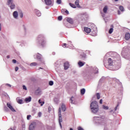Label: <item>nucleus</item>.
I'll list each match as a JSON object with an SVG mask.
<instances>
[{
  "mask_svg": "<svg viewBox=\"0 0 130 130\" xmlns=\"http://www.w3.org/2000/svg\"><path fill=\"white\" fill-rule=\"evenodd\" d=\"M38 45L39 46H41L42 47H44L46 45V41H45V38L42 35H40L38 36Z\"/></svg>",
  "mask_w": 130,
  "mask_h": 130,
  "instance_id": "obj_1",
  "label": "nucleus"
},
{
  "mask_svg": "<svg viewBox=\"0 0 130 130\" xmlns=\"http://www.w3.org/2000/svg\"><path fill=\"white\" fill-rule=\"evenodd\" d=\"M90 107L93 113H96V112H98V110H99V106H98V103L97 102H92L91 103Z\"/></svg>",
  "mask_w": 130,
  "mask_h": 130,
  "instance_id": "obj_2",
  "label": "nucleus"
},
{
  "mask_svg": "<svg viewBox=\"0 0 130 130\" xmlns=\"http://www.w3.org/2000/svg\"><path fill=\"white\" fill-rule=\"evenodd\" d=\"M45 3L47 6H53V2L51 0H45Z\"/></svg>",
  "mask_w": 130,
  "mask_h": 130,
  "instance_id": "obj_3",
  "label": "nucleus"
},
{
  "mask_svg": "<svg viewBox=\"0 0 130 130\" xmlns=\"http://www.w3.org/2000/svg\"><path fill=\"white\" fill-rule=\"evenodd\" d=\"M7 106L13 112H15L16 111V110H14V108H13V106H12V105H11V104L7 103Z\"/></svg>",
  "mask_w": 130,
  "mask_h": 130,
  "instance_id": "obj_4",
  "label": "nucleus"
},
{
  "mask_svg": "<svg viewBox=\"0 0 130 130\" xmlns=\"http://www.w3.org/2000/svg\"><path fill=\"white\" fill-rule=\"evenodd\" d=\"M80 59H82V60H85L86 59V54L84 53H82L80 56Z\"/></svg>",
  "mask_w": 130,
  "mask_h": 130,
  "instance_id": "obj_5",
  "label": "nucleus"
},
{
  "mask_svg": "<svg viewBox=\"0 0 130 130\" xmlns=\"http://www.w3.org/2000/svg\"><path fill=\"white\" fill-rule=\"evenodd\" d=\"M70 67V64L69 63V62L67 61L65 63H64V70H68Z\"/></svg>",
  "mask_w": 130,
  "mask_h": 130,
  "instance_id": "obj_6",
  "label": "nucleus"
},
{
  "mask_svg": "<svg viewBox=\"0 0 130 130\" xmlns=\"http://www.w3.org/2000/svg\"><path fill=\"white\" fill-rule=\"evenodd\" d=\"M108 62L109 66H113V60H112V59H111V58H109L108 59Z\"/></svg>",
  "mask_w": 130,
  "mask_h": 130,
  "instance_id": "obj_7",
  "label": "nucleus"
},
{
  "mask_svg": "<svg viewBox=\"0 0 130 130\" xmlns=\"http://www.w3.org/2000/svg\"><path fill=\"white\" fill-rule=\"evenodd\" d=\"M84 30L86 32V33H87V34H89V33L91 32V28L88 27H84Z\"/></svg>",
  "mask_w": 130,
  "mask_h": 130,
  "instance_id": "obj_8",
  "label": "nucleus"
},
{
  "mask_svg": "<svg viewBox=\"0 0 130 130\" xmlns=\"http://www.w3.org/2000/svg\"><path fill=\"white\" fill-rule=\"evenodd\" d=\"M125 40H129L130 38V34L129 32H126L125 35V37H124Z\"/></svg>",
  "mask_w": 130,
  "mask_h": 130,
  "instance_id": "obj_9",
  "label": "nucleus"
},
{
  "mask_svg": "<svg viewBox=\"0 0 130 130\" xmlns=\"http://www.w3.org/2000/svg\"><path fill=\"white\" fill-rule=\"evenodd\" d=\"M67 22H68V23H70V24H74V20H73V19L71 18H68L67 19Z\"/></svg>",
  "mask_w": 130,
  "mask_h": 130,
  "instance_id": "obj_10",
  "label": "nucleus"
},
{
  "mask_svg": "<svg viewBox=\"0 0 130 130\" xmlns=\"http://www.w3.org/2000/svg\"><path fill=\"white\" fill-rule=\"evenodd\" d=\"M61 109L62 111L64 112L67 109V108L66 107V105L64 104H62L61 106Z\"/></svg>",
  "mask_w": 130,
  "mask_h": 130,
  "instance_id": "obj_11",
  "label": "nucleus"
},
{
  "mask_svg": "<svg viewBox=\"0 0 130 130\" xmlns=\"http://www.w3.org/2000/svg\"><path fill=\"white\" fill-rule=\"evenodd\" d=\"M85 63H86V62H83L81 61H79L78 63V64L81 68V67H83V66H84L85 64Z\"/></svg>",
  "mask_w": 130,
  "mask_h": 130,
  "instance_id": "obj_12",
  "label": "nucleus"
},
{
  "mask_svg": "<svg viewBox=\"0 0 130 130\" xmlns=\"http://www.w3.org/2000/svg\"><path fill=\"white\" fill-rule=\"evenodd\" d=\"M35 129V124H31L29 125V130H34Z\"/></svg>",
  "mask_w": 130,
  "mask_h": 130,
  "instance_id": "obj_13",
  "label": "nucleus"
},
{
  "mask_svg": "<svg viewBox=\"0 0 130 130\" xmlns=\"http://www.w3.org/2000/svg\"><path fill=\"white\" fill-rule=\"evenodd\" d=\"M13 15L14 18H15V19H17V18H18V12L14 11L13 12Z\"/></svg>",
  "mask_w": 130,
  "mask_h": 130,
  "instance_id": "obj_14",
  "label": "nucleus"
},
{
  "mask_svg": "<svg viewBox=\"0 0 130 130\" xmlns=\"http://www.w3.org/2000/svg\"><path fill=\"white\" fill-rule=\"evenodd\" d=\"M75 98L74 96H72L71 99H70V102L71 104H75Z\"/></svg>",
  "mask_w": 130,
  "mask_h": 130,
  "instance_id": "obj_15",
  "label": "nucleus"
},
{
  "mask_svg": "<svg viewBox=\"0 0 130 130\" xmlns=\"http://www.w3.org/2000/svg\"><path fill=\"white\" fill-rule=\"evenodd\" d=\"M107 10H108V7H107V6H105L103 9V12L105 14L107 13Z\"/></svg>",
  "mask_w": 130,
  "mask_h": 130,
  "instance_id": "obj_16",
  "label": "nucleus"
},
{
  "mask_svg": "<svg viewBox=\"0 0 130 130\" xmlns=\"http://www.w3.org/2000/svg\"><path fill=\"white\" fill-rule=\"evenodd\" d=\"M31 96H29L28 98H26L25 99V102H31Z\"/></svg>",
  "mask_w": 130,
  "mask_h": 130,
  "instance_id": "obj_17",
  "label": "nucleus"
},
{
  "mask_svg": "<svg viewBox=\"0 0 130 130\" xmlns=\"http://www.w3.org/2000/svg\"><path fill=\"white\" fill-rule=\"evenodd\" d=\"M79 0H76L75 2V4L77 8H80V5L79 4Z\"/></svg>",
  "mask_w": 130,
  "mask_h": 130,
  "instance_id": "obj_18",
  "label": "nucleus"
},
{
  "mask_svg": "<svg viewBox=\"0 0 130 130\" xmlns=\"http://www.w3.org/2000/svg\"><path fill=\"white\" fill-rule=\"evenodd\" d=\"M86 92V89L85 88H82L81 89V95H84Z\"/></svg>",
  "mask_w": 130,
  "mask_h": 130,
  "instance_id": "obj_19",
  "label": "nucleus"
},
{
  "mask_svg": "<svg viewBox=\"0 0 130 130\" xmlns=\"http://www.w3.org/2000/svg\"><path fill=\"white\" fill-rule=\"evenodd\" d=\"M16 8V5H15V4H11V5L10 6V9H11V10H14V9H15Z\"/></svg>",
  "mask_w": 130,
  "mask_h": 130,
  "instance_id": "obj_20",
  "label": "nucleus"
},
{
  "mask_svg": "<svg viewBox=\"0 0 130 130\" xmlns=\"http://www.w3.org/2000/svg\"><path fill=\"white\" fill-rule=\"evenodd\" d=\"M39 104H41V106H43V104H44V101H41V100H39Z\"/></svg>",
  "mask_w": 130,
  "mask_h": 130,
  "instance_id": "obj_21",
  "label": "nucleus"
},
{
  "mask_svg": "<svg viewBox=\"0 0 130 130\" xmlns=\"http://www.w3.org/2000/svg\"><path fill=\"white\" fill-rule=\"evenodd\" d=\"M37 62H32L30 63V67H36L37 66Z\"/></svg>",
  "mask_w": 130,
  "mask_h": 130,
  "instance_id": "obj_22",
  "label": "nucleus"
},
{
  "mask_svg": "<svg viewBox=\"0 0 130 130\" xmlns=\"http://www.w3.org/2000/svg\"><path fill=\"white\" fill-rule=\"evenodd\" d=\"M8 5L10 6V5L13 4V0H8Z\"/></svg>",
  "mask_w": 130,
  "mask_h": 130,
  "instance_id": "obj_23",
  "label": "nucleus"
},
{
  "mask_svg": "<svg viewBox=\"0 0 130 130\" xmlns=\"http://www.w3.org/2000/svg\"><path fill=\"white\" fill-rule=\"evenodd\" d=\"M36 15L37 16H38V17H40V16H41V13L40 12V11H37L36 12Z\"/></svg>",
  "mask_w": 130,
  "mask_h": 130,
  "instance_id": "obj_24",
  "label": "nucleus"
},
{
  "mask_svg": "<svg viewBox=\"0 0 130 130\" xmlns=\"http://www.w3.org/2000/svg\"><path fill=\"white\" fill-rule=\"evenodd\" d=\"M103 109H105V110H108V109H109V108L108 107V106H106L105 105L103 106Z\"/></svg>",
  "mask_w": 130,
  "mask_h": 130,
  "instance_id": "obj_25",
  "label": "nucleus"
},
{
  "mask_svg": "<svg viewBox=\"0 0 130 130\" xmlns=\"http://www.w3.org/2000/svg\"><path fill=\"white\" fill-rule=\"evenodd\" d=\"M69 5L70 6H71L72 8H73L74 9H76V8H77L76 7V5H75V4H73L72 3H69Z\"/></svg>",
  "mask_w": 130,
  "mask_h": 130,
  "instance_id": "obj_26",
  "label": "nucleus"
},
{
  "mask_svg": "<svg viewBox=\"0 0 130 130\" xmlns=\"http://www.w3.org/2000/svg\"><path fill=\"white\" fill-rule=\"evenodd\" d=\"M59 124L61 127V122H62V118L61 117L59 118Z\"/></svg>",
  "mask_w": 130,
  "mask_h": 130,
  "instance_id": "obj_27",
  "label": "nucleus"
},
{
  "mask_svg": "<svg viewBox=\"0 0 130 130\" xmlns=\"http://www.w3.org/2000/svg\"><path fill=\"white\" fill-rule=\"evenodd\" d=\"M17 103H19V104H22L23 103V100H18Z\"/></svg>",
  "mask_w": 130,
  "mask_h": 130,
  "instance_id": "obj_28",
  "label": "nucleus"
},
{
  "mask_svg": "<svg viewBox=\"0 0 130 130\" xmlns=\"http://www.w3.org/2000/svg\"><path fill=\"white\" fill-rule=\"evenodd\" d=\"M119 10H120L121 12H123L124 9L123 8V7L122 6H120L119 7Z\"/></svg>",
  "mask_w": 130,
  "mask_h": 130,
  "instance_id": "obj_29",
  "label": "nucleus"
},
{
  "mask_svg": "<svg viewBox=\"0 0 130 130\" xmlns=\"http://www.w3.org/2000/svg\"><path fill=\"white\" fill-rule=\"evenodd\" d=\"M112 32H113V28H111L109 30V34H111L112 33Z\"/></svg>",
  "mask_w": 130,
  "mask_h": 130,
  "instance_id": "obj_30",
  "label": "nucleus"
},
{
  "mask_svg": "<svg viewBox=\"0 0 130 130\" xmlns=\"http://www.w3.org/2000/svg\"><path fill=\"white\" fill-rule=\"evenodd\" d=\"M96 98L98 100L100 99V94L99 93H96Z\"/></svg>",
  "mask_w": 130,
  "mask_h": 130,
  "instance_id": "obj_31",
  "label": "nucleus"
},
{
  "mask_svg": "<svg viewBox=\"0 0 130 130\" xmlns=\"http://www.w3.org/2000/svg\"><path fill=\"white\" fill-rule=\"evenodd\" d=\"M67 45H67L66 43H64V44L62 45V46L64 48H67L68 47Z\"/></svg>",
  "mask_w": 130,
  "mask_h": 130,
  "instance_id": "obj_32",
  "label": "nucleus"
},
{
  "mask_svg": "<svg viewBox=\"0 0 130 130\" xmlns=\"http://www.w3.org/2000/svg\"><path fill=\"white\" fill-rule=\"evenodd\" d=\"M4 111H9V108H8V107H7V106H5L4 107Z\"/></svg>",
  "mask_w": 130,
  "mask_h": 130,
  "instance_id": "obj_33",
  "label": "nucleus"
},
{
  "mask_svg": "<svg viewBox=\"0 0 130 130\" xmlns=\"http://www.w3.org/2000/svg\"><path fill=\"white\" fill-rule=\"evenodd\" d=\"M49 85L50 86H52V85H53V81H49Z\"/></svg>",
  "mask_w": 130,
  "mask_h": 130,
  "instance_id": "obj_34",
  "label": "nucleus"
},
{
  "mask_svg": "<svg viewBox=\"0 0 130 130\" xmlns=\"http://www.w3.org/2000/svg\"><path fill=\"white\" fill-rule=\"evenodd\" d=\"M58 21H61V20H62V16H59L58 17Z\"/></svg>",
  "mask_w": 130,
  "mask_h": 130,
  "instance_id": "obj_35",
  "label": "nucleus"
},
{
  "mask_svg": "<svg viewBox=\"0 0 130 130\" xmlns=\"http://www.w3.org/2000/svg\"><path fill=\"white\" fill-rule=\"evenodd\" d=\"M56 3H58V5H60V4H61V0H57Z\"/></svg>",
  "mask_w": 130,
  "mask_h": 130,
  "instance_id": "obj_36",
  "label": "nucleus"
},
{
  "mask_svg": "<svg viewBox=\"0 0 130 130\" xmlns=\"http://www.w3.org/2000/svg\"><path fill=\"white\" fill-rule=\"evenodd\" d=\"M19 16H20V18H23V12H20L19 13Z\"/></svg>",
  "mask_w": 130,
  "mask_h": 130,
  "instance_id": "obj_37",
  "label": "nucleus"
},
{
  "mask_svg": "<svg viewBox=\"0 0 130 130\" xmlns=\"http://www.w3.org/2000/svg\"><path fill=\"white\" fill-rule=\"evenodd\" d=\"M42 115V113H41V112H40L38 113V116L39 117H41V115Z\"/></svg>",
  "mask_w": 130,
  "mask_h": 130,
  "instance_id": "obj_38",
  "label": "nucleus"
},
{
  "mask_svg": "<svg viewBox=\"0 0 130 130\" xmlns=\"http://www.w3.org/2000/svg\"><path fill=\"white\" fill-rule=\"evenodd\" d=\"M118 106H119V105H117L116 107L115 108V111H116L117 110V108H118Z\"/></svg>",
  "mask_w": 130,
  "mask_h": 130,
  "instance_id": "obj_39",
  "label": "nucleus"
},
{
  "mask_svg": "<svg viewBox=\"0 0 130 130\" xmlns=\"http://www.w3.org/2000/svg\"><path fill=\"white\" fill-rule=\"evenodd\" d=\"M58 113L59 114H61V109H60V108H59Z\"/></svg>",
  "mask_w": 130,
  "mask_h": 130,
  "instance_id": "obj_40",
  "label": "nucleus"
},
{
  "mask_svg": "<svg viewBox=\"0 0 130 130\" xmlns=\"http://www.w3.org/2000/svg\"><path fill=\"white\" fill-rule=\"evenodd\" d=\"M31 117V115H28L27 116V120H29L30 119V118Z\"/></svg>",
  "mask_w": 130,
  "mask_h": 130,
  "instance_id": "obj_41",
  "label": "nucleus"
},
{
  "mask_svg": "<svg viewBox=\"0 0 130 130\" xmlns=\"http://www.w3.org/2000/svg\"><path fill=\"white\" fill-rule=\"evenodd\" d=\"M78 130H84L81 126L78 127Z\"/></svg>",
  "mask_w": 130,
  "mask_h": 130,
  "instance_id": "obj_42",
  "label": "nucleus"
},
{
  "mask_svg": "<svg viewBox=\"0 0 130 130\" xmlns=\"http://www.w3.org/2000/svg\"><path fill=\"white\" fill-rule=\"evenodd\" d=\"M12 62L13 63H16V62H17V60H16V59H13L12 60Z\"/></svg>",
  "mask_w": 130,
  "mask_h": 130,
  "instance_id": "obj_43",
  "label": "nucleus"
},
{
  "mask_svg": "<svg viewBox=\"0 0 130 130\" xmlns=\"http://www.w3.org/2000/svg\"><path fill=\"white\" fill-rule=\"evenodd\" d=\"M23 90H27V87H26V86L23 85Z\"/></svg>",
  "mask_w": 130,
  "mask_h": 130,
  "instance_id": "obj_44",
  "label": "nucleus"
},
{
  "mask_svg": "<svg viewBox=\"0 0 130 130\" xmlns=\"http://www.w3.org/2000/svg\"><path fill=\"white\" fill-rule=\"evenodd\" d=\"M19 70V67H16L15 68V72H18V70Z\"/></svg>",
  "mask_w": 130,
  "mask_h": 130,
  "instance_id": "obj_45",
  "label": "nucleus"
},
{
  "mask_svg": "<svg viewBox=\"0 0 130 130\" xmlns=\"http://www.w3.org/2000/svg\"><path fill=\"white\" fill-rule=\"evenodd\" d=\"M6 86H8L10 88H11V87H12V85H11L10 84H6Z\"/></svg>",
  "mask_w": 130,
  "mask_h": 130,
  "instance_id": "obj_46",
  "label": "nucleus"
},
{
  "mask_svg": "<svg viewBox=\"0 0 130 130\" xmlns=\"http://www.w3.org/2000/svg\"><path fill=\"white\" fill-rule=\"evenodd\" d=\"M103 103V100H102V99L100 100V104H102Z\"/></svg>",
  "mask_w": 130,
  "mask_h": 130,
  "instance_id": "obj_47",
  "label": "nucleus"
},
{
  "mask_svg": "<svg viewBox=\"0 0 130 130\" xmlns=\"http://www.w3.org/2000/svg\"><path fill=\"white\" fill-rule=\"evenodd\" d=\"M65 13H66V14H67V15H69V11H68V10H66Z\"/></svg>",
  "mask_w": 130,
  "mask_h": 130,
  "instance_id": "obj_48",
  "label": "nucleus"
},
{
  "mask_svg": "<svg viewBox=\"0 0 130 130\" xmlns=\"http://www.w3.org/2000/svg\"><path fill=\"white\" fill-rule=\"evenodd\" d=\"M59 118H61V114H59Z\"/></svg>",
  "mask_w": 130,
  "mask_h": 130,
  "instance_id": "obj_49",
  "label": "nucleus"
},
{
  "mask_svg": "<svg viewBox=\"0 0 130 130\" xmlns=\"http://www.w3.org/2000/svg\"><path fill=\"white\" fill-rule=\"evenodd\" d=\"M118 15H120V11L119 10L118 11Z\"/></svg>",
  "mask_w": 130,
  "mask_h": 130,
  "instance_id": "obj_50",
  "label": "nucleus"
},
{
  "mask_svg": "<svg viewBox=\"0 0 130 130\" xmlns=\"http://www.w3.org/2000/svg\"><path fill=\"white\" fill-rule=\"evenodd\" d=\"M102 17H105V15H104L103 13H101Z\"/></svg>",
  "mask_w": 130,
  "mask_h": 130,
  "instance_id": "obj_51",
  "label": "nucleus"
},
{
  "mask_svg": "<svg viewBox=\"0 0 130 130\" xmlns=\"http://www.w3.org/2000/svg\"><path fill=\"white\" fill-rule=\"evenodd\" d=\"M2 30V24L0 23V31Z\"/></svg>",
  "mask_w": 130,
  "mask_h": 130,
  "instance_id": "obj_52",
  "label": "nucleus"
},
{
  "mask_svg": "<svg viewBox=\"0 0 130 130\" xmlns=\"http://www.w3.org/2000/svg\"><path fill=\"white\" fill-rule=\"evenodd\" d=\"M7 58H10V55H8V56H7Z\"/></svg>",
  "mask_w": 130,
  "mask_h": 130,
  "instance_id": "obj_53",
  "label": "nucleus"
},
{
  "mask_svg": "<svg viewBox=\"0 0 130 130\" xmlns=\"http://www.w3.org/2000/svg\"><path fill=\"white\" fill-rule=\"evenodd\" d=\"M70 130H74V129H73V128H70Z\"/></svg>",
  "mask_w": 130,
  "mask_h": 130,
  "instance_id": "obj_54",
  "label": "nucleus"
},
{
  "mask_svg": "<svg viewBox=\"0 0 130 130\" xmlns=\"http://www.w3.org/2000/svg\"><path fill=\"white\" fill-rule=\"evenodd\" d=\"M115 2H118V0H114Z\"/></svg>",
  "mask_w": 130,
  "mask_h": 130,
  "instance_id": "obj_55",
  "label": "nucleus"
},
{
  "mask_svg": "<svg viewBox=\"0 0 130 130\" xmlns=\"http://www.w3.org/2000/svg\"><path fill=\"white\" fill-rule=\"evenodd\" d=\"M40 69H42V68H40Z\"/></svg>",
  "mask_w": 130,
  "mask_h": 130,
  "instance_id": "obj_56",
  "label": "nucleus"
},
{
  "mask_svg": "<svg viewBox=\"0 0 130 130\" xmlns=\"http://www.w3.org/2000/svg\"><path fill=\"white\" fill-rule=\"evenodd\" d=\"M100 1H102V0H100Z\"/></svg>",
  "mask_w": 130,
  "mask_h": 130,
  "instance_id": "obj_57",
  "label": "nucleus"
}]
</instances>
